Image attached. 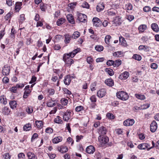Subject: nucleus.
Here are the masks:
<instances>
[{
	"mask_svg": "<svg viewBox=\"0 0 159 159\" xmlns=\"http://www.w3.org/2000/svg\"><path fill=\"white\" fill-rule=\"evenodd\" d=\"M35 123L37 127L39 129L41 128L43 125V122L42 121L37 120L36 121Z\"/></svg>",
	"mask_w": 159,
	"mask_h": 159,
	"instance_id": "34",
	"label": "nucleus"
},
{
	"mask_svg": "<svg viewBox=\"0 0 159 159\" xmlns=\"http://www.w3.org/2000/svg\"><path fill=\"white\" fill-rule=\"evenodd\" d=\"M10 70V67L7 65H5L2 69V74L4 75H9Z\"/></svg>",
	"mask_w": 159,
	"mask_h": 159,
	"instance_id": "8",
	"label": "nucleus"
},
{
	"mask_svg": "<svg viewBox=\"0 0 159 159\" xmlns=\"http://www.w3.org/2000/svg\"><path fill=\"white\" fill-rule=\"evenodd\" d=\"M105 71L111 76H112L114 74V72L113 70L110 68H106L105 70Z\"/></svg>",
	"mask_w": 159,
	"mask_h": 159,
	"instance_id": "31",
	"label": "nucleus"
},
{
	"mask_svg": "<svg viewBox=\"0 0 159 159\" xmlns=\"http://www.w3.org/2000/svg\"><path fill=\"white\" fill-rule=\"evenodd\" d=\"M83 109V107L81 106H79L77 107L75 109V110L76 111H80Z\"/></svg>",
	"mask_w": 159,
	"mask_h": 159,
	"instance_id": "56",
	"label": "nucleus"
},
{
	"mask_svg": "<svg viewBox=\"0 0 159 159\" xmlns=\"http://www.w3.org/2000/svg\"><path fill=\"white\" fill-rule=\"evenodd\" d=\"M61 102L62 104L64 106L66 105L68 103V100L65 98H62L61 100Z\"/></svg>",
	"mask_w": 159,
	"mask_h": 159,
	"instance_id": "42",
	"label": "nucleus"
},
{
	"mask_svg": "<svg viewBox=\"0 0 159 159\" xmlns=\"http://www.w3.org/2000/svg\"><path fill=\"white\" fill-rule=\"evenodd\" d=\"M98 140L102 146L106 144L109 141V138L107 136L102 137L100 136L98 137Z\"/></svg>",
	"mask_w": 159,
	"mask_h": 159,
	"instance_id": "4",
	"label": "nucleus"
},
{
	"mask_svg": "<svg viewBox=\"0 0 159 159\" xmlns=\"http://www.w3.org/2000/svg\"><path fill=\"white\" fill-rule=\"evenodd\" d=\"M64 20L65 19L62 18H61L58 19L57 22V25L59 26L63 24L64 23Z\"/></svg>",
	"mask_w": 159,
	"mask_h": 159,
	"instance_id": "41",
	"label": "nucleus"
},
{
	"mask_svg": "<svg viewBox=\"0 0 159 159\" xmlns=\"http://www.w3.org/2000/svg\"><path fill=\"white\" fill-rule=\"evenodd\" d=\"M150 130L152 132H155L156 130L157 125V123L155 120H153L150 125Z\"/></svg>",
	"mask_w": 159,
	"mask_h": 159,
	"instance_id": "7",
	"label": "nucleus"
},
{
	"mask_svg": "<svg viewBox=\"0 0 159 159\" xmlns=\"http://www.w3.org/2000/svg\"><path fill=\"white\" fill-rule=\"evenodd\" d=\"M134 123L133 119H127L124 121L123 124L125 126H129L133 125Z\"/></svg>",
	"mask_w": 159,
	"mask_h": 159,
	"instance_id": "12",
	"label": "nucleus"
},
{
	"mask_svg": "<svg viewBox=\"0 0 159 159\" xmlns=\"http://www.w3.org/2000/svg\"><path fill=\"white\" fill-rule=\"evenodd\" d=\"M64 37L65 38V43L66 44L69 43L71 39V36L69 34H66L64 35Z\"/></svg>",
	"mask_w": 159,
	"mask_h": 159,
	"instance_id": "22",
	"label": "nucleus"
},
{
	"mask_svg": "<svg viewBox=\"0 0 159 159\" xmlns=\"http://www.w3.org/2000/svg\"><path fill=\"white\" fill-rule=\"evenodd\" d=\"M86 151L87 153L91 154L93 153L95 151V149L93 146L90 145L86 148Z\"/></svg>",
	"mask_w": 159,
	"mask_h": 159,
	"instance_id": "13",
	"label": "nucleus"
},
{
	"mask_svg": "<svg viewBox=\"0 0 159 159\" xmlns=\"http://www.w3.org/2000/svg\"><path fill=\"white\" fill-rule=\"evenodd\" d=\"M95 49L98 52H101L103 50V47L101 45H97L95 47Z\"/></svg>",
	"mask_w": 159,
	"mask_h": 159,
	"instance_id": "43",
	"label": "nucleus"
},
{
	"mask_svg": "<svg viewBox=\"0 0 159 159\" xmlns=\"http://www.w3.org/2000/svg\"><path fill=\"white\" fill-rule=\"evenodd\" d=\"M62 138L60 136L54 138L52 139V142L54 143H57L60 142L62 141Z\"/></svg>",
	"mask_w": 159,
	"mask_h": 159,
	"instance_id": "23",
	"label": "nucleus"
},
{
	"mask_svg": "<svg viewBox=\"0 0 159 159\" xmlns=\"http://www.w3.org/2000/svg\"><path fill=\"white\" fill-rule=\"evenodd\" d=\"M58 150L62 153H65L68 151V148L66 146H61L58 148Z\"/></svg>",
	"mask_w": 159,
	"mask_h": 159,
	"instance_id": "18",
	"label": "nucleus"
},
{
	"mask_svg": "<svg viewBox=\"0 0 159 159\" xmlns=\"http://www.w3.org/2000/svg\"><path fill=\"white\" fill-rule=\"evenodd\" d=\"M25 15L24 14L21 15L19 20V23L21 24L22 23L23 21L25 20Z\"/></svg>",
	"mask_w": 159,
	"mask_h": 159,
	"instance_id": "48",
	"label": "nucleus"
},
{
	"mask_svg": "<svg viewBox=\"0 0 159 159\" xmlns=\"http://www.w3.org/2000/svg\"><path fill=\"white\" fill-rule=\"evenodd\" d=\"M27 156L29 159H37V156L32 152H28Z\"/></svg>",
	"mask_w": 159,
	"mask_h": 159,
	"instance_id": "20",
	"label": "nucleus"
},
{
	"mask_svg": "<svg viewBox=\"0 0 159 159\" xmlns=\"http://www.w3.org/2000/svg\"><path fill=\"white\" fill-rule=\"evenodd\" d=\"M129 76V73L127 71H125L121 74L119 76V78L123 80L126 79Z\"/></svg>",
	"mask_w": 159,
	"mask_h": 159,
	"instance_id": "10",
	"label": "nucleus"
},
{
	"mask_svg": "<svg viewBox=\"0 0 159 159\" xmlns=\"http://www.w3.org/2000/svg\"><path fill=\"white\" fill-rule=\"evenodd\" d=\"M80 48H77L69 53L65 54L64 55L63 59L66 66H70L74 63L73 60L71 58L73 57L76 53L80 51Z\"/></svg>",
	"mask_w": 159,
	"mask_h": 159,
	"instance_id": "1",
	"label": "nucleus"
},
{
	"mask_svg": "<svg viewBox=\"0 0 159 159\" xmlns=\"http://www.w3.org/2000/svg\"><path fill=\"white\" fill-rule=\"evenodd\" d=\"M122 20L119 17H116L113 21V24H115L116 25H119L121 23Z\"/></svg>",
	"mask_w": 159,
	"mask_h": 159,
	"instance_id": "14",
	"label": "nucleus"
},
{
	"mask_svg": "<svg viewBox=\"0 0 159 159\" xmlns=\"http://www.w3.org/2000/svg\"><path fill=\"white\" fill-rule=\"evenodd\" d=\"M71 112L69 110H67L65 112L63 116V119L64 121H68L70 118Z\"/></svg>",
	"mask_w": 159,
	"mask_h": 159,
	"instance_id": "5",
	"label": "nucleus"
},
{
	"mask_svg": "<svg viewBox=\"0 0 159 159\" xmlns=\"http://www.w3.org/2000/svg\"><path fill=\"white\" fill-rule=\"evenodd\" d=\"M25 156V154L23 153H20L18 155V158L20 159H24Z\"/></svg>",
	"mask_w": 159,
	"mask_h": 159,
	"instance_id": "60",
	"label": "nucleus"
},
{
	"mask_svg": "<svg viewBox=\"0 0 159 159\" xmlns=\"http://www.w3.org/2000/svg\"><path fill=\"white\" fill-rule=\"evenodd\" d=\"M31 128V125L30 123L25 125L23 127L24 130L26 131L30 130Z\"/></svg>",
	"mask_w": 159,
	"mask_h": 159,
	"instance_id": "33",
	"label": "nucleus"
},
{
	"mask_svg": "<svg viewBox=\"0 0 159 159\" xmlns=\"http://www.w3.org/2000/svg\"><path fill=\"white\" fill-rule=\"evenodd\" d=\"M146 25H142L139 26L138 29L139 32H143L146 29Z\"/></svg>",
	"mask_w": 159,
	"mask_h": 159,
	"instance_id": "30",
	"label": "nucleus"
},
{
	"mask_svg": "<svg viewBox=\"0 0 159 159\" xmlns=\"http://www.w3.org/2000/svg\"><path fill=\"white\" fill-rule=\"evenodd\" d=\"M121 64V61L120 60H117L114 61L113 66L114 67L118 66Z\"/></svg>",
	"mask_w": 159,
	"mask_h": 159,
	"instance_id": "40",
	"label": "nucleus"
},
{
	"mask_svg": "<svg viewBox=\"0 0 159 159\" xmlns=\"http://www.w3.org/2000/svg\"><path fill=\"white\" fill-rule=\"evenodd\" d=\"M133 58L136 60L140 61L142 59L141 57L139 55L135 54L133 57Z\"/></svg>",
	"mask_w": 159,
	"mask_h": 159,
	"instance_id": "44",
	"label": "nucleus"
},
{
	"mask_svg": "<svg viewBox=\"0 0 159 159\" xmlns=\"http://www.w3.org/2000/svg\"><path fill=\"white\" fill-rule=\"evenodd\" d=\"M107 117L110 119H113L115 117L113 115L112 113H107L106 115Z\"/></svg>",
	"mask_w": 159,
	"mask_h": 159,
	"instance_id": "49",
	"label": "nucleus"
},
{
	"mask_svg": "<svg viewBox=\"0 0 159 159\" xmlns=\"http://www.w3.org/2000/svg\"><path fill=\"white\" fill-rule=\"evenodd\" d=\"M149 147V145H148L147 143H145L139 145L138 146V148L140 149H145L148 148Z\"/></svg>",
	"mask_w": 159,
	"mask_h": 159,
	"instance_id": "17",
	"label": "nucleus"
},
{
	"mask_svg": "<svg viewBox=\"0 0 159 159\" xmlns=\"http://www.w3.org/2000/svg\"><path fill=\"white\" fill-rule=\"evenodd\" d=\"M116 95L118 98L123 101L126 100L129 98L127 93L124 91L117 92L116 93Z\"/></svg>",
	"mask_w": 159,
	"mask_h": 159,
	"instance_id": "2",
	"label": "nucleus"
},
{
	"mask_svg": "<svg viewBox=\"0 0 159 159\" xmlns=\"http://www.w3.org/2000/svg\"><path fill=\"white\" fill-rule=\"evenodd\" d=\"M26 111L28 114H30L32 113L33 111V108L31 107H28L26 108Z\"/></svg>",
	"mask_w": 159,
	"mask_h": 159,
	"instance_id": "47",
	"label": "nucleus"
},
{
	"mask_svg": "<svg viewBox=\"0 0 159 159\" xmlns=\"http://www.w3.org/2000/svg\"><path fill=\"white\" fill-rule=\"evenodd\" d=\"M90 99L92 102H95L97 101L96 96L94 95L91 96L90 98Z\"/></svg>",
	"mask_w": 159,
	"mask_h": 159,
	"instance_id": "50",
	"label": "nucleus"
},
{
	"mask_svg": "<svg viewBox=\"0 0 159 159\" xmlns=\"http://www.w3.org/2000/svg\"><path fill=\"white\" fill-rule=\"evenodd\" d=\"M9 79L7 77L5 76L2 79V81L4 83H7L9 82Z\"/></svg>",
	"mask_w": 159,
	"mask_h": 159,
	"instance_id": "63",
	"label": "nucleus"
},
{
	"mask_svg": "<svg viewBox=\"0 0 159 159\" xmlns=\"http://www.w3.org/2000/svg\"><path fill=\"white\" fill-rule=\"evenodd\" d=\"M76 3H70L68 5V6L69 7H70L71 9L73 8L75 6H76Z\"/></svg>",
	"mask_w": 159,
	"mask_h": 159,
	"instance_id": "64",
	"label": "nucleus"
},
{
	"mask_svg": "<svg viewBox=\"0 0 159 159\" xmlns=\"http://www.w3.org/2000/svg\"><path fill=\"white\" fill-rule=\"evenodd\" d=\"M80 35V32L78 31H76L74 33L71 37L74 39L78 38Z\"/></svg>",
	"mask_w": 159,
	"mask_h": 159,
	"instance_id": "38",
	"label": "nucleus"
},
{
	"mask_svg": "<svg viewBox=\"0 0 159 159\" xmlns=\"http://www.w3.org/2000/svg\"><path fill=\"white\" fill-rule=\"evenodd\" d=\"M48 92L49 95H52L54 94L55 91L53 89H50L48 90Z\"/></svg>",
	"mask_w": 159,
	"mask_h": 159,
	"instance_id": "57",
	"label": "nucleus"
},
{
	"mask_svg": "<svg viewBox=\"0 0 159 159\" xmlns=\"http://www.w3.org/2000/svg\"><path fill=\"white\" fill-rule=\"evenodd\" d=\"M104 8V4L102 3V4H99L97 6L96 9L97 10L100 12Z\"/></svg>",
	"mask_w": 159,
	"mask_h": 159,
	"instance_id": "28",
	"label": "nucleus"
},
{
	"mask_svg": "<svg viewBox=\"0 0 159 159\" xmlns=\"http://www.w3.org/2000/svg\"><path fill=\"white\" fill-rule=\"evenodd\" d=\"M67 18L68 22L71 24L75 23L74 18L71 14H68L67 16Z\"/></svg>",
	"mask_w": 159,
	"mask_h": 159,
	"instance_id": "19",
	"label": "nucleus"
},
{
	"mask_svg": "<svg viewBox=\"0 0 159 159\" xmlns=\"http://www.w3.org/2000/svg\"><path fill=\"white\" fill-rule=\"evenodd\" d=\"M125 6L128 10H130L132 9V5L130 3L126 4Z\"/></svg>",
	"mask_w": 159,
	"mask_h": 159,
	"instance_id": "54",
	"label": "nucleus"
},
{
	"mask_svg": "<svg viewBox=\"0 0 159 159\" xmlns=\"http://www.w3.org/2000/svg\"><path fill=\"white\" fill-rule=\"evenodd\" d=\"M22 5V2H16L15 4V10L16 11H19L21 9V6Z\"/></svg>",
	"mask_w": 159,
	"mask_h": 159,
	"instance_id": "27",
	"label": "nucleus"
},
{
	"mask_svg": "<svg viewBox=\"0 0 159 159\" xmlns=\"http://www.w3.org/2000/svg\"><path fill=\"white\" fill-rule=\"evenodd\" d=\"M82 7L83 8H89V4L86 2H84L82 5Z\"/></svg>",
	"mask_w": 159,
	"mask_h": 159,
	"instance_id": "55",
	"label": "nucleus"
},
{
	"mask_svg": "<svg viewBox=\"0 0 159 159\" xmlns=\"http://www.w3.org/2000/svg\"><path fill=\"white\" fill-rule=\"evenodd\" d=\"M152 30L156 32H158L159 31V29L158 25L155 23H152L151 25Z\"/></svg>",
	"mask_w": 159,
	"mask_h": 159,
	"instance_id": "26",
	"label": "nucleus"
},
{
	"mask_svg": "<svg viewBox=\"0 0 159 159\" xmlns=\"http://www.w3.org/2000/svg\"><path fill=\"white\" fill-rule=\"evenodd\" d=\"M47 104L48 107H52L54 106L56 104L54 101L51 100L47 102Z\"/></svg>",
	"mask_w": 159,
	"mask_h": 159,
	"instance_id": "32",
	"label": "nucleus"
},
{
	"mask_svg": "<svg viewBox=\"0 0 159 159\" xmlns=\"http://www.w3.org/2000/svg\"><path fill=\"white\" fill-rule=\"evenodd\" d=\"M30 92L31 91L30 89H25L23 96V98H26L29 96Z\"/></svg>",
	"mask_w": 159,
	"mask_h": 159,
	"instance_id": "35",
	"label": "nucleus"
},
{
	"mask_svg": "<svg viewBox=\"0 0 159 159\" xmlns=\"http://www.w3.org/2000/svg\"><path fill=\"white\" fill-rule=\"evenodd\" d=\"M114 63V61H113L112 60H109L107 62V65L109 66L112 65L113 66Z\"/></svg>",
	"mask_w": 159,
	"mask_h": 159,
	"instance_id": "59",
	"label": "nucleus"
},
{
	"mask_svg": "<svg viewBox=\"0 0 159 159\" xmlns=\"http://www.w3.org/2000/svg\"><path fill=\"white\" fill-rule=\"evenodd\" d=\"M37 80V78L34 76L33 75L32 76L31 80L29 82V84H33Z\"/></svg>",
	"mask_w": 159,
	"mask_h": 159,
	"instance_id": "51",
	"label": "nucleus"
},
{
	"mask_svg": "<svg viewBox=\"0 0 159 159\" xmlns=\"http://www.w3.org/2000/svg\"><path fill=\"white\" fill-rule=\"evenodd\" d=\"M111 38V37L110 35H107L106 36L105 38V41L106 43L107 44H109L110 43V40Z\"/></svg>",
	"mask_w": 159,
	"mask_h": 159,
	"instance_id": "39",
	"label": "nucleus"
},
{
	"mask_svg": "<svg viewBox=\"0 0 159 159\" xmlns=\"http://www.w3.org/2000/svg\"><path fill=\"white\" fill-rule=\"evenodd\" d=\"M55 122L58 124H62L63 123V121L61 119V118L59 116H57L56 117L54 120Z\"/></svg>",
	"mask_w": 159,
	"mask_h": 159,
	"instance_id": "29",
	"label": "nucleus"
},
{
	"mask_svg": "<svg viewBox=\"0 0 159 159\" xmlns=\"http://www.w3.org/2000/svg\"><path fill=\"white\" fill-rule=\"evenodd\" d=\"M3 157L5 159H10L11 158V156L9 153H6L3 155Z\"/></svg>",
	"mask_w": 159,
	"mask_h": 159,
	"instance_id": "53",
	"label": "nucleus"
},
{
	"mask_svg": "<svg viewBox=\"0 0 159 159\" xmlns=\"http://www.w3.org/2000/svg\"><path fill=\"white\" fill-rule=\"evenodd\" d=\"M150 49V47H149L146 45H140L139 47V50H143L146 52L149 51Z\"/></svg>",
	"mask_w": 159,
	"mask_h": 159,
	"instance_id": "15",
	"label": "nucleus"
},
{
	"mask_svg": "<svg viewBox=\"0 0 159 159\" xmlns=\"http://www.w3.org/2000/svg\"><path fill=\"white\" fill-rule=\"evenodd\" d=\"M10 112V110L7 107H5L2 109V112L5 115L9 114Z\"/></svg>",
	"mask_w": 159,
	"mask_h": 159,
	"instance_id": "25",
	"label": "nucleus"
},
{
	"mask_svg": "<svg viewBox=\"0 0 159 159\" xmlns=\"http://www.w3.org/2000/svg\"><path fill=\"white\" fill-rule=\"evenodd\" d=\"M77 16L80 22L84 23L87 21V16L85 14L78 13Z\"/></svg>",
	"mask_w": 159,
	"mask_h": 159,
	"instance_id": "3",
	"label": "nucleus"
},
{
	"mask_svg": "<svg viewBox=\"0 0 159 159\" xmlns=\"http://www.w3.org/2000/svg\"><path fill=\"white\" fill-rule=\"evenodd\" d=\"M93 25L96 27H99L101 25L102 22L101 20L97 17H94L93 19Z\"/></svg>",
	"mask_w": 159,
	"mask_h": 159,
	"instance_id": "6",
	"label": "nucleus"
},
{
	"mask_svg": "<svg viewBox=\"0 0 159 159\" xmlns=\"http://www.w3.org/2000/svg\"><path fill=\"white\" fill-rule=\"evenodd\" d=\"M93 61V58L91 57H87V61L89 64H91Z\"/></svg>",
	"mask_w": 159,
	"mask_h": 159,
	"instance_id": "62",
	"label": "nucleus"
},
{
	"mask_svg": "<svg viewBox=\"0 0 159 159\" xmlns=\"http://www.w3.org/2000/svg\"><path fill=\"white\" fill-rule=\"evenodd\" d=\"M106 91L104 89H102L99 91L97 93V95L99 98H102L106 94Z\"/></svg>",
	"mask_w": 159,
	"mask_h": 159,
	"instance_id": "11",
	"label": "nucleus"
},
{
	"mask_svg": "<svg viewBox=\"0 0 159 159\" xmlns=\"http://www.w3.org/2000/svg\"><path fill=\"white\" fill-rule=\"evenodd\" d=\"M116 131L117 134L118 135L123 134V131L120 129H118L116 130Z\"/></svg>",
	"mask_w": 159,
	"mask_h": 159,
	"instance_id": "52",
	"label": "nucleus"
},
{
	"mask_svg": "<svg viewBox=\"0 0 159 159\" xmlns=\"http://www.w3.org/2000/svg\"><path fill=\"white\" fill-rule=\"evenodd\" d=\"M16 33V32L15 30L14 29L12 28L11 29V32L10 36L11 38L14 39L15 38V34Z\"/></svg>",
	"mask_w": 159,
	"mask_h": 159,
	"instance_id": "46",
	"label": "nucleus"
},
{
	"mask_svg": "<svg viewBox=\"0 0 159 159\" xmlns=\"http://www.w3.org/2000/svg\"><path fill=\"white\" fill-rule=\"evenodd\" d=\"M150 105L148 103H145L141 106L142 109H146L149 107Z\"/></svg>",
	"mask_w": 159,
	"mask_h": 159,
	"instance_id": "58",
	"label": "nucleus"
},
{
	"mask_svg": "<svg viewBox=\"0 0 159 159\" xmlns=\"http://www.w3.org/2000/svg\"><path fill=\"white\" fill-rule=\"evenodd\" d=\"M9 105L11 108L12 109L16 108L17 105L16 101L14 100L11 101L9 102Z\"/></svg>",
	"mask_w": 159,
	"mask_h": 159,
	"instance_id": "21",
	"label": "nucleus"
},
{
	"mask_svg": "<svg viewBox=\"0 0 159 159\" xmlns=\"http://www.w3.org/2000/svg\"><path fill=\"white\" fill-rule=\"evenodd\" d=\"M71 81V79L69 75H67L65 77L64 80V84L66 85H69Z\"/></svg>",
	"mask_w": 159,
	"mask_h": 159,
	"instance_id": "24",
	"label": "nucleus"
},
{
	"mask_svg": "<svg viewBox=\"0 0 159 159\" xmlns=\"http://www.w3.org/2000/svg\"><path fill=\"white\" fill-rule=\"evenodd\" d=\"M135 96L137 98L141 100H144L145 99V97L143 95L136 94H135Z\"/></svg>",
	"mask_w": 159,
	"mask_h": 159,
	"instance_id": "37",
	"label": "nucleus"
},
{
	"mask_svg": "<svg viewBox=\"0 0 159 159\" xmlns=\"http://www.w3.org/2000/svg\"><path fill=\"white\" fill-rule=\"evenodd\" d=\"M107 132V130L106 128L103 126H102L99 129L98 133L101 136L105 135Z\"/></svg>",
	"mask_w": 159,
	"mask_h": 159,
	"instance_id": "9",
	"label": "nucleus"
},
{
	"mask_svg": "<svg viewBox=\"0 0 159 159\" xmlns=\"http://www.w3.org/2000/svg\"><path fill=\"white\" fill-rule=\"evenodd\" d=\"M0 102L4 105H6L7 103L6 98L4 96H1L0 98Z\"/></svg>",
	"mask_w": 159,
	"mask_h": 159,
	"instance_id": "36",
	"label": "nucleus"
},
{
	"mask_svg": "<svg viewBox=\"0 0 159 159\" xmlns=\"http://www.w3.org/2000/svg\"><path fill=\"white\" fill-rule=\"evenodd\" d=\"M45 132L46 133L50 134L53 132V130L50 127H48L45 129Z\"/></svg>",
	"mask_w": 159,
	"mask_h": 159,
	"instance_id": "45",
	"label": "nucleus"
},
{
	"mask_svg": "<svg viewBox=\"0 0 159 159\" xmlns=\"http://www.w3.org/2000/svg\"><path fill=\"white\" fill-rule=\"evenodd\" d=\"M105 83L107 85L110 87H112L114 85V81L111 79H106Z\"/></svg>",
	"mask_w": 159,
	"mask_h": 159,
	"instance_id": "16",
	"label": "nucleus"
},
{
	"mask_svg": "<svg viewBox=\"0 0 159 159\" xmlns=\"http://www.w3.org/2000/svg\"><path fill=\"white\" fill-rule=\"evenodd\" d=\"M151 67L154 69H156L158 67L157 65L155 63H152L151 65Z\"/></svg>",
	"mask_w": 159,
	"mask_h": 159,
	"instance_id": "61",
	"label": "nucleus"
}]
</instances>
